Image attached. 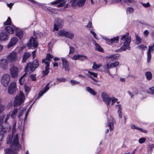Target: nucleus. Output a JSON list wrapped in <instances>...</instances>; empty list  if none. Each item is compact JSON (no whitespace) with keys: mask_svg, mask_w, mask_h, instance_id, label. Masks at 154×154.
Returning <instances> with one entry per match:
<instances>
[{"mask_svg":"<svg viewBox=\"0 0 154 154\" xmlns=\"http://www.w3.org/2000/svg\"><path fill=\"white\" fill-rule=\"evenodd\" d=\"M15 128V125L13 126V129ZM14 130L12 135H9L7 138V143L10 144V148H7L5 149V152L7 154H15L14 150H18L20 149V146L19 142L18 134H16L14 137Z\"/></svg>","mask_w":154,"mask_h":154,"instance_id":"obj_1","label":"nucleus"},{"mask_svg":"<svg viewBox=\"0 0 154 154\" xmlns=\"http://www.w3.org/2000/svg\"><path fill=\"white\" fill-rule=\"evenodd\" d=\"M131 42V38L129 36V32H127L125 34L121 36V42L123 45L120 49H117L116 51L117 52L125 51L127 49L130 50V43Z\"/></svg>","mask_w":154,"mask_h":154,"instance_id":"obj_2","label":"nucleus"},{"mask_svg":"<svg viewBox=\"0 0 154 154\" xmlns=\"http://www.w3.org/2000/svg\"><path fill=\"white\" fill-rule=\"evenodd\" d=\"M38 63V60L35 59L32 62L28 63L25 69V72H28L30 69V71L29 73H31L32 72L35 71V69L39 66Z\"/></svg>","mask_w":154,"mask_h":154,"instance_id":"obj_3","label":"nucleus"},{"mask_svg":"<svg viewBox=\"0 0 154 154\" xmlns=\"http://www.w3.org/2000/svg\"><path fill=\"white\" fill-rule=\"evenodd\" d=\"M25 100V96L22 91H20L18 95L15 97L14 101V106L16 107L17 105H20L23 103Z\"/></svg>","mask_w":154,"mask_h":154,"instance_id":"obj_4","label":"nucleus"},{"mask_svg":"<svg viewBox=\"0 0 154 154\" xmlns=\"http://www.w3.org/2000/svg\"><path fill=\"white\" fill-rule=\"evenodd\" d=\"M58 35L65 37L70 39H72L74 37V34L73 32L66 29L58 31Z\"/></svg>","mask_w":154,"mask_h":154,"instance_id":"obj_5","label":"nucleus"},{"mask_svg":"<svg viewBox=\"0 0 154 154\" xmlns=\"http://www.w3.org/2000/svg\"><path fill=\"white\" fill-rule=\"evenodd\" d=\"M86 0H70V3L72 7H81L84 6Z\"/></svg>","mask_w":154,"mask_h":154,"instance_id":"obj_6","label":"nucleus"},{"mask_svg":"<svg viewBox=\"0 0 154 154\" xmlns=\"http://www.w3.org/2000/svg\"><path fill=\"white\" fill-rule=\"evenodd\" d=\"M10 76L8 74L4 75L1 78V83L4 87H7L9 83Z\"/></svg>","mask_w":154,"mask_h":154,"instance_id":"obj_7","label":"nucleus"},{"mask_svg":"<svg viewBox=\"0 0 154 154\" xmlns=\"http://www.w3.org/2000/svg\"><path fill=\"white\" fill-rule=\"evenodd\" d=\"M17 90V86L15 82H11L8 89V92L10 94H15Z\"/></svg>","mask_w":154,"mask_h":154,"instance_id":"obj_8","label":"nucleus"},{"mask_svg":"<svg viewBox=\"0 0 154 154\" xmlns=\"http://www.w3.org/2000/svg\"><path fill=\"white\" fill-rule=\"evenodd\" d=\"M17 53L15 52L11 53L7 57L8 61L9 63L15 62L17 59Z\"/></svg>","mask_w":154,"mask_h":154,"instance_id":"obj_9","label":"nucleus"},{"mask_svg":"<svg viewBox=\"0 0 154 154\" xmlns=\"http://www.w3.org/2000/svg\"><path fill=\"white\" fill-rule=\"evenodd\" d=\"M107 118L108 119L107 123L108 126L109 127L110 131L114 129L113 124L114 122L113 117L110 114L107 115Z\"/></svg>","mask_w":154,"mask_h":154,"instance_id":"obj_10","label":"nucleus"},{"mask_svg":"<svg viewBox=\"0 0 154 154\" xmlns=\"http://www.w3.org/2000/svg\"><path fill=\"white\" fill-rule=\"evenodd\" d=\"M27 45L29 48L32 46L35 48L37 47L38 46V43L36 39L33 37H31L29 42L27 43Z\"/></svg>","mask_w":154,"mask_h":154,"instance_id":"obj_11","label":"nucleus"},{"mask_svg":"<svg viewBox=\"0 0 154 154\" xmlns=\"http://www.w3.org/2000/svg\"><path fill=\"white\" fill-rule=\"evenodd\" d=\"M119 63L118 61H116L113 63L109 62L105 64L103 66L104 69H110L112 68L116 67L119 65Z\"/></svg>","mask_w":154,"mask_h":154,"instance_id":"obj_12","label":"nucleus"},{"mask_svg":"<svg viewBox=\"0 0 154 154\" xmlns=\"http://www.w3.org/2000/svg\"><path fill=\"white\" fill-rule=\"evenodd\" d=\"M62 68L66 72H69V65L68 61L64 58H62Z\"/></svg>","mask_w":154,"mask_h":154,"instance_id":"obj_13","label":"nucleus"},{"mask_svg":"<svg viewBox=\"0 0 154 154\" xmlns=\"http://www.w3.org/2000/svg\"><path fill=\"white\" fill-rule=\"evenodd\" d=\"M154 52V44L148 46V50L147 52V61L149 62L151 57V52Z\"/></svg>","mask_w":154,"mask_h":154,"instance_id":"obj_14","label":"nucleus"},{"mask_svg":"<svg viewBox=\"0 0 154 154\" xmlns=\"http://www.w3.org/2000/svg\"><path fill=\"white\" fill-rule=\"evenodd\" d=\"M101 96L103 101L105 102L107 106H108L111 101V97H110L104 92L102 93Z\"/></svg>","mask_w":154,"mask_h":154,"instance_id":"obj_15","label":"nucleus"},{"mask_svg":"<svg viewBox=\"0 0 154 154\" xmlns=\"http://www.w3.org/2000/svg\"><path fill=\"white\" fill-rule=\"evenodd\" d=\"M11 74L12 78L17 77L18 74V68L14 66H12L10 69Z\"/></svg>","mask_w":154,"mask_h":154,"instance_id":"obj_16","label":"nucleus"},{"mask_svg":"<svg viewBox=\"0 0 154 154\" xmlns=\"http://www.w3.org/2000/svg\"><path fill=\"white\" fill-rule=\"evenodd\" d=\"M107 41V43L109 45H111L113 43H117L119 41V36H117L116 37H114L113 38H111V39H107L106 38H104Z\"/></svg>","mask_w":154,"mask_h":154,"instance_id":"obj_17","label":"nucleus"},{"mask_svg":"<svg viewBox=\"0 0 154 154\" xmlns=\"http://www.w3.org/2000/svg\"><path fill=\"white\" fill-rule=\"evenodd\" d=\"M45 71H42V76L44 77L45 75L48 74L49 72V66L50 65V63L49 62H45Z\"/></svg>","mask_w":154,"mask_h":154,"instance_id":"obj_18","label":"nucleus"},{"mask_svg":"<svg viewBox=\"0 0 154 154\" xmlns=\"http://www.w3.org/2000/svg\"><path fill=\"white\" fill-rule=\"evenodd\" d=\"M8 37V35L7 32H2L0 33V41H6Z\"/></svg>","mask_w":154,"mask_h":154,"instance_id":"obj_19","label":"nucleus"},{"mask_svg":"<svg viewBox=\"0 0 154 154\" xmlns=\"http://www.w3.org/2000/svg\"><path fill=\"white\" fill-rule=\"evenodd\" d=\"M17 42L18 39L17 37H14L12 38L8 45V48H9L12 47L14 45L16 44Z\"/></svg>","mask_w":154,"mask_h":154,"instance_id":"obj_20","label":"nucleus"},{"mask_svg":"<svg viewBox=\"0 0 154 154\" xmlns=\"http://www.w3.org/2000/svg\"><path fill=\"white\" fill-rule=\"evenodd\" d=\"M116 107L118 109L117 112L118 114V116L120 119H121L122 117V106L120 104H119L116 105Z\"/></svg>","mask_w":154,"mask_h":154,"instance_id":"obj_21","label":"nucleus"},{"mask_svg":"<svg viewBox=\"0 0 154 154\" xmlns=\"http://www.w3.org/2000/svg\"><path fill=\"white\" fill-rule=\"evenodd\" d=\"M14 28L15 29L16 32V35L20 39L23 37V33L22 31H19L18 29L15 26L14 27Z\"/></svg>","mask_w":154,"mask_h":154,"instance_id":"obj_22","label":"nucleus"},{"mask_svg":"<svg viewBox=\"0 0 154 154\" xmlns=\"http://www.w3.org/2000/svg\"><path fill=\"white\" fill-rule=\"evenodd\" d=\"M52 58L51 55L49 54H47L46 58L42 60V63H45V62H49L50 63V61H51V59Z\"/></svg>","mask_w":154,"mask_h":154,"instance_id":"obj_23","label":"nucleus"},{"mask_svg":"<svg viewBox=\"0 0 154 154\" xmlns=\"http://www.w3.org/2000/svg\"><path fill=\"white\" fill-rule=\"evenodd\" d=\"M8 62L9 61H8L7 59H3L1 61V65L2 67L5 68L7 66Z\"/></svg>","mask_w":154,"mask_h":154,"instance_id":"obj_24","label":"nucleus"},{"mask_svg":"<svg viewBox=\"0 0 154 154\" xmlns=\"http://www.w3.org/2000/svg\"><path fill=\"white\" fill-rule=\"evenodd\" d=\"M30 56V54L29 53H25L23 55L22 59V62L23 63L25 62L27 59Z\"/></svg>","mask_w":154,"mask_h":154,"instance_id":"obj_25","label":"nucleus"},{"mask_svg":"<svg viewBox=\"0 0 154 154\" xmlns=\"http://www.w3.org/2000/svg\"><path fill=\"white\" fill-rule=\"evenodd\" d=\"M86 90L91 94H92L94 95H95L97 94L96 92L93 89L89 87H87L86 88Z\"/></svg>","mask_w":154,"mask_h":154,"instance_id":"obj_26","label":"nucleus"},{"mask_svg":"<svg viewBox=\"0 0 154 154\" xmlns=\"http://www.w3.org/2000/svg\"><path fill=\"white\" fill-rule=\"evenodd\" d=\"M86 90L91 94H92L94 95H95L97 94L96 92L93 89L89 87H87L86 88Z\"/></svg>","mask_w":154,"mask_h":154,"instance_id":"obj_27","label":"nucleus"},{"mask_svg":"<svg viewBox=\"0 0 154 154\" xmlns=\"http://www.w3.org/2000/svg\"><path fill=\"white\" fill-rule=\"evenodd\" d=\"M94 45L95 46V48L96 50L101 52H104L103 49L101 48L100 45L98 44L96 42H95Z\"/></svg>","mask_w":154,"mask_h":154,"instance_id":"obj_28","label":"nucleus"},{"mask_svg":"<svg viewBox=\"0 0 154 154\" xmlns=\"http://www.w3.org/2000/svg\"><path fill=\"white\" fill-rule=\"evenodd\" d=\"M5 29L10 34H12L14 32V29L10 26H6Z\"/></svg>","mask_w":154,"mask_h":154,"instance_id":"obj_29","label":"nucleus"},{"mask_svg":"<svg viewBox=\"0 0 154 154\" xmlns=\"http://www.w3.org/2000/svg\"><path fill=\"white\" fill-rule=\"evenodd\" d=\"M134 8L131 7L127 8L126 10V12L127 14H132L134 12Z\"/></svg>","mask_w":154,"mask_h":154,"instance_id":"obj_30","label":"nucleus"},{"mask_svg":"<svg viewBox=\"0 0 154 154\" xmlns=\"http://www.w3.org/2000/svg\"><path fill=\"white\" fill-rule=\"evenodd\" d=\"M58 7L64 6L66 2V0H58Z\"/></svg>","mask_w":154,"mask_h":154,"instance_id":"obj_31","label":"nucleus"},{"mask_svg":"<svg viewBox=\"0 0 154 154\" xmlns=\"http://www.w3.org/2000/svg\"><path fill=\"white\" fill-rule=\"evenodd\" d=\"M145 75L147 80H150L152 78V74L150 72H147L145 73Z\"/></svg>","mask_w":154,"mask_h":154,"instance_id":"obj_32","label":"nucleus"},{"mask_svg":"<svg viewBox=\"0 0 154 154\" xmlns=\"http://www.w3.org/2000/svg\"><path fill=\"white\" fill-rule=\"evenodd\" d=\"M54 26L53 30V32L58 31V19H55L54 22Z\"/></svg>","mask_w":154,"mask_h":154,"instance_id":"obj_33","label":"nucleus"},{"mask_svg":"<svg viewBox=\"0 0 154 154\" xmlns=\"http://www.w3.org/2000/svg\"><path fill=\"white\" fill-rule=\"evenodd\" d=\"M135 42L137 44H139L141 42V39L138 35L136 33H135Z\"/></svg>","mask_w":154,"mask_h":154,"instance_id":"obj_34","label":"nucleus"},{"mask_svg":"<svg viewBox=\"0 0 154 154\" xmlns=\"http://www.w3.org/2000/svg\"><path fill=\"white\" fill-rule=\"evenodd\" d=\"M147 92L150 95H154V86L149 88L147 90Z\"/></svg>","mask_w":154,"mask_h":154,"instance_id":"obj_35","label":"nucleus"},{"mask_svg":"<svg viewBox=\"0 0 154 154\" xmlns=\"http://www.w3.org/2000/svg\"><path fill=\"white\" fill-rule=\"evenodd\" d=\"M102 66V64L101 63L97 64L95 62H94L93 64L92 68L94 69H96L99 68Z\"/></svg>","mask_w":154,"mask_h":154,"instance_id":"obj_36","label":"nucleus"},{"mask_svg":"<svg viewBox=\"0 0 154 154\" xmlns=\"http://www.w3.org/2000/svg\"><path fill=\"white\" fill-rule=\"evenodd\" d=\"M68 45L69 46V54H73L75 51V48L74 47H72V46H70L67 43Z\"/></svg>","mask_w":154,"mask_h":154,"instance_id":"obj_37","label":"nucleus"},{"mask_svg":"<svg viewBox=\"0 0 154 154\" xmlns=\"http://www.w3.org/2000/svg\"><path fill=\"white\" fill-rule=\"evenodd\" d=\"M5 115L4 114L0 116V126H2L4 122V120Z\"/></svg>","mask_w":154,"mask_h":154,"instance_id":"obj_38","label":"nucleus"},{"mask_svg":"<svg viewBox=\"0 0 154 154\" xmlns=\"http://www.w3.org/2000/svg\"><path fill=\"white\" fill-rule=\"evenodd\" d=\"M88 59V57L85 55L80 54L79 60L83 61Z\"/></svg>","mask_w":154,"mask_h":154,"instance_id":"obj_39","label":"nucleus"},{"mask_svg":"<svg viewBox=\"0 0 154 154\" xmlns=\"http://www.w3.org/2000/svg\"><path fill=\"white\" fill-rule=\"evenodd\" d=\"M17 109L15 108L12 111L11 115V117L13 119H14L15 118V115L17 112Z\"/></svg>","mask_w":154,"mask_h":154,"instance_id":"obj_40","label":"nucleus"},{"mask_svg":"<svg viewBox=\"0 0 154 154\" xmlns=\"http://www.w3.org/2000/svg\"><path fill=\"white\" fill-rule=\"evenodd\" d=\"M118 99L114 97H111V101H112L111 105H112L114 103L117 102L118 101Z\"/></svg>","mask_w":154,"mask_h":154,"instance_id":"obj_41","label":"nucleus"},{"mask_svg":"<svg viewBox=\"0 0 154 154\" xmlns=\"http://www.w3.org/2000/svg\"><path fill=\"white\" fill-rule=\"evenodd\" d=\"M70 83L72 85H77L80 83V82H78L76 80H71L70 81Z\"/></svg>","mask_w":154,"mask_h":154,"instance_id":"obj_42","label":"nucleus"},{"mask_svg":"<svg viewBox=\"0 0 154 154\" xmlns=\"http://www.w3.org/2000/svg\"><path fill=\"white\" fill-rule=\"evenodd\" d=\"M4 24L5 25H10L11 24V19L9 17L7 21L5 22Z\"/></svg>","mask_w":154,"mask_h":154,"instance_id":"obj_43","label":"nucleus"},{"mask_svg":"<svg viewBox=\"0 0 154 154\" xmlns=\"http://www.w3.org/2000/svg\"><path fill=\"white\" fill-rule=\"evenodd\" d=\"M80 57V54H75L73 56L72 58V59L75 60H79Z\"/></svg>","mask_w":154,"mask_h":154,"instance_id":"obj_44","label":"nucleus"},{"mask_svg":"<svg viewBox=\"0 0 154 154\" xmlns=\"http://www.w3.org/2000/svg\"><path fill=\"white\" fill-rule=\"evenodd\" d=\"M5 109V106L0 104V114L3 112Z\"/></svg>","mask_w":154,"mask_h":154,"instance_id":"obj_45","label":"nucleus"},{"mask_svg":"<svg viewBox=\"0 0 154 154\" xmlns=\"http://www.w3.org/2000/svg\"><path fill=\"white\" fill-rule=\"evenodd\" d=\"M36 74L31 75H30V78L32 81H35L36 80V78L35 76Z\"/></svg>","mask_w":154,"mask_h":154,"instance_id":"obj_46","label":"nucleus"},{"mask_svg":"<svg viewBox=\"0 0 154 154\" xmlns=\"http://www.w3.org/2000/svg\"><path fill=\"white\" fill-rule=\"evenodd\" d=\"M146 139V138L143 137L140 138L139 140V142L140 143H142L145 142Z\"/></svg>","mask_w":154,"mask_h":154,"instance_id":"obj_47","label":"nucleus"},{"mask_svg":"<svg viewBox=\"0 0 154 154\" xmlns=\"http://www.w3.org/2000/svg\"><path fill=\"white\" fill-rule=\"evenodd\" d=\"M153 145H149V146L148 148V150L149 152L150 151V152L149 154H151L152 151V148L153 147Z\"/></svg>","mask_w":154,"mask_h":154,"instance_id":"obj_48","label":"nucleus"},{"mask_svg":"<svg viewBox=\"0 0 154 154\" xmlns=\"http://www.w3.org/2000/svg\"><path fill=\"white\" fill-rule=\"evenodd\" d=\"M26 74V73H25L24 74L20 79L19 81L20 84V85H22L23 84V82H22V80L23 78L25 76Z\"/></svg>","mask_w":154,"mask_h":154,"instance_id":"obj_49","label":"nucleus"},{"mask_svg":"<svg viewBox=\"0 0 154 154\" xmlns=\"http://www.w3.org/2000/svg\"><path fill=\"white\" fill-rule=\"evenodd\" d=\"M63 22L62 20H58V29H59V27H61L63 24Z\"/></svg>","mask_w":154,"mask_h":154,"instance_id":"obj_50","label":"nucleus"},{"mask_svg":"<svg viewBox=\"0 0 154 154\" xmlns=\"http://www.w3.org/2000/svg\"><path fill=\"white\" fill-rule=\"evenodd\" d=\"M88 72L90 73V75L93 76L95 77H97V73L91 72L90 71H88Z\"/></svg>","mask_w":154,"mask_h":154,"instance_id":"obj_51","label":"nucleus"},{"mask_svg":"<svg viewBox=\"0 0 154 154\" xmlns=\"http://www.w3.org/2000/svg\"><path fill=\"white\" fill-rule=\"evenodd\" d=\"M90 32L94 36V38L96 39H98V38L97 36V35H96V33L94 32V31H91Z\"/></svg>","mask_w":154,"mask_h":154,"instance_id":"obj_52","label":"nucleus"},{"mask_svg":"<svg viewBox=\"0 0 154 154\" xmlns=\"http://www.w3.org/2000/svg\"><path fill=\"white\" fill-rule=\"evenodd\" d=\"M141 49L144 50L146 48H147V47L144 45H141L138 47Z\"/></svg>","mask_w":154,"mask_h":154,"instance_id":"obj_53","label":"nucleus"},{"mask_svg":"<svg viewBox=\"0 0 154 154\" xmlns=\"http://www.w3.org/2000/svg\"><path fill=\"white\" fill-rule=\"evenodd\" d=\"M46 91L44 90L42 91H40L38 94V97H40V96H42Z\"/></svg>","mask_w":154,"mask_h":154,"instance_id":"obj_54","label":"nucleus"},{"mask_svg":"<svg viewBox=\"0 0 154 154\" xmlns=\"http://www.w3.org/2000/svg\"><path fill=\"white\" fill-rule=\"evenodd\" d=\"M141 4L145 8L148 7L150 6V4L149 2H147L146 3H142Z\"/></svg>","mask_w":154,"mask_h":154,"instance_id":"obj_55","label":"nucleus"},{"mask_svg":"<svg viewBox=\"0 0 154 154\" xmlns=\"http://www.w3.org/2000/svg\"><path fill=\"white\" fill-rule=\"evenodd\" d=\"M24 89H25V91L26 93V94H27L28 93V92L30 90L28 86H26L25 87Z\"/></svg>","mask_w":154,"mask_h":154,"instance_id":"obj_56","label":"nucleus"},{"mask_svg":"<svg viewBox=\"0 0 154 154\" xmlns=\"http://www.w3.org/2000/svg\"><path fill=\"white\" fill-rule=\"evenodd\" d=\"M49 85H50L49 83H48L46 85V86H45V89L44 90L45 91H46L49 89Z\"/></svg>","mask_w":154,"mask_h":154,"instance_id":"obj_57","label":"nucleus"},{"mask_svg":"<svg viewBox=\"0 0 154 154\" xmlns=\"http://www.w3.org/2000/svg\"><path fill=\"white\" fill-rule=\"evenodd\" d=\"M124 2L128 3H134L135 1L134 0H123Z\"/></svg>","mask_w":154,"mask_h":154,"instance_id":"obj_58","label":"nucleus"},{"mask_svg":"<svg viewBox=\"0 0 154 154\" xmlns=\"http://www.w3.org/2000/svg\"><path fill=\"white\" fill-rule=\"evenodd\" d=\"M112 60H116L118 59V55L117 54H115L112 55Z\"/></svg>","mask_w":154,"mask_h":154,"instance_id":"obj_59","label":"nucleus"},{"mask_svg":"<svg viewBox=\"0 0 154 154\" xmlns=\"http://www.w3.org/2000/svg\"><path fill=\"white\" fill-rule=\"evenodd\" d=\"M138 130L144 133H146L147 132V131L146 130L140 128H138Z\"/></svg>","mask_w":154,"mask_h":154,"instance_id":"obj_60","label":"nucleus"},{"mask_svg":"<svg viewBox=\"0 0 154 154\" xmlns=\"http://www.w3.org/2000/svg\"><path fill=\"white\" fill-rule=\"evenodd\" d=\"M66 80V79L64 78H61L58 79V82H65Z\"/></svg>","mask_w":154,"mask_h":154,"instance_id":"obj_61","label":"nucleus"},{"mask_svg":"<svg viewBox=\"0 0 154 154\" xmlns=\"http://www.w3.org/2000/svg\"><path fill=\"white\" fill-rule=\"evenodd\" d=\"M149 34V32L147 30H145L143 32V35L145 36H147Z\"/></svg>","mask_w":154,"mask_h":154,"instance_id":"obj_62","label":"nucleus"},{"mask_svg":"<svg viewBox=\"0 0 154 154\" xmlns=\"http://www.w3.org/2000/svg\"><path fill=\"white\" fill-rule=\"evenodd\" d=\"M92 25V23L89 22H88V24L87 25L86 27L88 28H90Z\"/></svg>","mask_w":154,"mask_h":154,"instance_id":"obj_63","label":"nucleus"},{"mask_svg":"<svg viewBox=\"0 0 154 154\" xmlns=\"http://www.w3.org/2000/svg\"><path fill=\"white\" fill-rule=\"evenodd\" d=\"M131 128L133 129H136L138 130V128H139L137 127L134 125H132L131 126Z\"/></svg>","mask_w":154,"mask_h":154,"instance_id":"obj_64","label":"nucleus"}]
</instances>
